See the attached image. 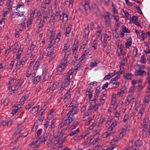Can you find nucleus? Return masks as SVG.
<instances>
[{"mask_svg": "<svg viewBox=\"0 0 150 150\" xmlns=\"http://www.w3.org/2000/svg\"><path fill=\"white\" fill-rule=\"evenodd\" d=\"M55 35V32L52 30H47V35L50 37V44L47 47L50 48L52 47L55 44L54 37Z\"/></svg>", "mask_w": 150, "mask_h": 150, "instance_id": "1", "label": "nucleus"}, {"mask_svg": "<svg viewBox=\"0 0 150 150\" xmlns=\"http://www.w3.org/2000/svg\"><path fill=\"white\" fill-rule=\"evenodd\" d=\"M74 115L69 112L64 117L63 120L69 125L74 120Z\"/></svg>", "mask_w": 150, "mask_h": 150, "instance_id": "2", "label": "nucleus"}, {"mask_svg": "<svg viewBox=\"0 0 150 150\" xmlns=\"http://www.w3.org/2000/svg\"><path fill=\"white\" fill-rule=\"evenodd\" d=\"M35 47V45L33 44L29 45V46L28 48L27 51L26 52L27 57H31L33 56V54L32 53V52L34 48Z\"/></svg>", "mask_w": 150, "mask_h": 150, "instance_id": "3", "label": "nucleus"}, {"mask_svg": "<svg viewBox=\"0 0 150 150\" xmlns=\"http://www.w3.org/2000/svg\"><path fill=\"white\" fill-rule=\"evenodd\" d=\"M106 98V94L102 93L99 97V100L97 101L98 105L103 106L105 102Z\"/></svg>", "mask_w": 150, "mask_h": 150, "instance_id": "4", "label": "nucleus"}, {"mask_svg": "<svg viewBox=\"0 0 150 150\" xmlns=\"http://www.w3.org/2000/svg\"><path fill=\"white\" fill-rule=\"evenodd\" d=\"M67 64V62H66L62 60V62L58 68V72H62L64 71V69Z\"/></svg>", "mask_w": 150, "mask_h": 150, "instance_id": "5", "label": "nucleus"}, {"mask_svg": "<svg viewBox=\"0 0 150 150\" xmlns=\"http://www.w3.org/2000/svg\"><path fill=\"white\" fill-rule=\"evenodd\" d=\"M88 120V121L85 122V125H88L91 122H92V124L90 126V129H92L94 127L96 126V123L95 122V121L92 118H89Z\"/></svg>", "mask_w": 150, "mask_h": 150, "instance_id": "6", "label": "nucleus"}, {"mask_svg": "<svg viewBox=\"0 0 150 150\" xmlns=\"http://www.w3.org/2000/svg\"><path fill=\"white\" fill-rule=\"evenodd\" d=\"M73 73L74 70H73V69H70L67 72V74L66 75L64 76L65 78L64 80L65 81H67L70 83L71 81H70V77L72 75Z\"/></svg>", "mask_w": 150, "mask_h": 150, "instance_id": "7", "label": "nucleus"}, {"mask_svg": "<svg viewBox=\"0 0 150 150\" xmlns=\"http://www.w3.org/2000/svg\"><path fill=\"white\" fill-rule=\"evenodd\" d=\"M50 9L51 10L49 12V15L51 16V18L50 20L49 24L50 25L52 26L54 25V21H55V16L53 14V11L51 10V7H50L49 8V10Z\"/></svg>", "mask_w": 150, "mask_h": 150, "instance_id": "8", "label": "nucleus"}, {"mask_svg": "<svg viewBox=\"0 0 150 150\" xmlns=\"http://www.w3.org/2000/svg\"><path fill=\"white\" fill-rule=\"evenodd\" d=\"M145 110V106L144 105L142 106L137 115L138 119H140L142 118V115L144 113Z\"/></svg>", "mask_w": 150, "mask_h": 150, "instance_id": "9", "label": "nucleus"}, {"mask_svg": "<svg viewBox=\"0 0 150 150\" xmlns=\"http://www.w3.org/2000/svg\"><path fill=\"white\" fill-rule=\"evenodd\" d=\"M85 1V5L84 6L85 11L86 13L88 14L90 11V9L89 6V0H84Z\"/></svg>", "mask_w": 150, "mask_h": 150, "instance_id": "10", "label": "nucleus"}, {"mask_svg": "<svg viewBox=\"0 0 150 150\" xmlns=\"http://www.w3.org/2000/svg\"><path fill=\"white\" fill-rule=\"evenodd\" d=\"M110 16V15L108 13L107 15L104 16L105 20V25L107 27H109L111 26Z\"/></svg>", "mask_w": 150, "mask_h": 150, "instance_id": "11", "label": "nucleus"}, {"mask_svg": "<svg viewBox=\"0 0 150 150\" xmlns=\"http://www.w3.org/2000/svg\"><path fill=\"white\" fill-rule=\"evenodd\" d=\"M114 133L113 132H110L108 131L104 132L102 135V137L103 138L108 137L111 136H112Z\"/></svg>", "mask_w": 150, "mask_h": 150, "instance_id": "12", "label": "nucleus"}, {"mask_svg": "<svg viewBox=\"0 0 150 150\" xmlns=\"http://www.w3.org/2000/svg\"><path fill=\"white\" fill-rule=\"evenodd\" d=\"M19 81L17 84H14L15 88L18 89L21 86L24 82V80L23 79L20 78L18 80Z\"/></svg>", "mask_w": 150, "mask_h": 150, "instance_id": "13", "label": "nucleus"}, {"mask_svg": "<svg viewBox=\"0 0 150 150\" xmlns=\"http://www.w3.org/2000/svg\"><path fill=\"white\" fill-rule=\"evenodd\" d=\"M146 74V72L144 70H136L135 72V74L136 76H143Z\"/></svg>", "mask_w": 150, "mask_h": 150, "instance_id": "14", "label": "nucleus"}, {"mask_svg": "<svg viewBox=\"0 0 150 150\" xmlns=\"http://www.w3.org/2000/svg\"><path fill=\"white\" fill-rule=\"evenodd\" d=\"M22 108L21 107L18 109V108L17 106H15L12 108V111L11 113L13 115H15L19 111H21Z\"/></svg>", "mask_w": 150, "mask_h": 150, "instance_id": "15", "label": "nucleus"}, {"mask_svg": "<svg viewBox=\"0 0 150 150\" xmlns=\"http://www.w3.org/2000/svg\"><path fill=\"white\" fill-rule=\"evenodd\" d=\"M63 52L64 53V59L62 60L67 62V58L71 54V50H68L67 52Z\"/></svg>", "mask_w": 150, "mask_h": 150, "instance_id": "16", "label": "nucleus"}, {"mask_svg": "<svg viewBox=\"0 0 150 150\" xmlns=\"http://www.w3.org/2000/svg\"><path fill=\"white\" fill-rule=\"evenodd\" d=\"M126 132V130L124 128L121 129V132H120L118 137L119 139H122L124 137V136Z\"/></svg>", "mask_w": 150, "mask_h": 150, "instance_id": "17", "label": "nucleus"}, {"mask_svg": "<svg viewBox=\"0 0 150 150\" xmlns=\"http://www.w3.org/2000/svg\"><path fill=\"white\" fill-rule=\"evenodd\" d=\"M71 26L70 25H69L66 28L65 33V36L66 37H69V34L71 32Z\"/></svg>", "mask_w": 150, "mask_h": 150, "instance_id": "18", "label": "nucleus"}, {"mask_svg": "<svg viewBox=\"0 0 150 150\" xmlns=\"http://www.w3.org/2000/svg\"><path fill=\"white\" fill-rule=\"evenodd\" d=\"M65 97L64 99V103H65L67 100L69 99L71 96V93L70 90L68 91L64 95Z\"/></svg>", "mask_w": 150, "mask_h": 150, "instance_id": "19", "label": "nucleus"}, {"mask_svg": "<svg viewBox=\"0 0 150 150\" xmlns=\"http://www.w3.org/2000/svg\"><path fill=\"white\" fill-rule=\"evenodd\" d=\"M133 75L131 73H126L125 74L123 77L126 80H129L132 79V77Z\"/></svg>", "mask_w": 150, "mask_h": 150, "instance_id": "20", "label": "nucleus"}, {"mask_svg": "<svg viewBox=\"0 0 150 150\" xmlns=\"http://www.w3.org/2000/svg\"><path fill=\"white\" fill-rule=\"evenodd\" d=\"M68 125L66 122H65L64 120L61 123L58 127V130H61L62 128H65L66 126Z\"/></svg>", "mask_w": 150, "mask_h": 150, "instance_id": "21", "label": "nucleus"}, {"mask_svg": "<svg viewBox=\"0 0 150 150\" xmlns=\"http://www.w3.org/2000/svg\"><path fill=\"white\" fill-rule=\"evenodd\" d=\"M85 95L86 96H88V98L87 99V102H89L93 96V93L92 92L86 91L85 92Z\"/></svg>", "mask_w": 150, "mask_h": 150, "instance_id": "22", "label": "nucleus"}, {"mask_svg": "<svg viewBox=\"0 0 150 150\" xmlns=\"http://www.w3.org/2000/svg\"><path fill=\"white\" fill-rule=\"evenodd\" d=\"M63 18H62V22L63 24H66L68 20V15L65 13H62Z\"/></svg>", "mask_w": 150, "mask_h": 150, "instance_id": "23", "label": "nucleus"}, {"mask_svg": "<svg viewBox=\"0 0 150 150\" xmlns=\"http://www.w3.org/2000/svg\"><path fill=\"white\" fill-rule=\"evenodd\" d=\"M78 48V43L74 42V44L72 47V51L73 52V53L76 54L77 50Z\"/></svg>", "mask_w": 150, "mask_h": 150, "instance_id": "24", "label": "nucleus"}, {"mask_svg": "<svg viewBox=\"0 0 150 150\" xmlns=\"http://www.w3.org/2000/svg\"><path fill=\"white\" fill-rule=\"evenodd\" d=\"M70 111L69 112L74 115L76 114L79 111L78 108H70Z\"/></svg>", "mask_w": 150, "mask_h": 150, "instance_id": "25", "label": "nucleus"}, {"mask_svg": "<svg viewBox=\"0 0 150 150\" xmlns=\"http://www.w3.org/2000/svg\"><path fill=\"white\" fill-rule=\"evenodd\" d=\"M78 104L77 102L75 100L72 101L70 104L69 107L70 108H78Z\"/></svg>", "mask_w": 150, "mask_h": 150, "instance_id": "26", "label": "nucleus"}, {"mask_svg": "<svg viewBox=\"0 0 150 150\" xmlns=\"http://www.w3.org/2000/svg\"><path fill=\"white\" fill-rule=\"evenodd\" d=\"M117 122L115 120L113 121L110 126L109 127L108 130H109L112 131L113 129L115 128L117 126Z\"/></svg>", "mask_w": 150, "mask_h": 150, "instance_id": "27", "label": "nucleus"}, {"mask_svg": "<svg viewBox=\"0 0 150 150\" xmlns=\"http://www.w3.org/2000/svg\"><path fill=\"white\" fill-rule=\"evenodd\" d=\"M23 14L21 15L19 12H15L11 15V19H12L13 18H17L19 17H21L23 16Z\"/></svg>", "mask_w": 150, "mask_h": 150, "instance_id": "28", "label": "nucleus"}, {"mask_svg": "<svg viewBox=\"0 0 150 150\" xmlns=\"http://www.w3.org/2000/svg\"><path fill=\"white\" fill-rule=\"evenodd\" d=\"M115 147L114 145H111L110 146H105L103 147V150H113Z\"/></svg>", "mask_w": 150, "mask_h": 150, "instance_id": "29", "label": "nucleus"}, {"mask_svg": "<svg viewBox=\"0 0 150 150\" xmlns=\"http://www.w3.org/2000/svg\"><path fill=\"white\" fill-rule=\"evenodd\" d=\"M132 43V39L131 38H129L126 42V47L127 48H129L131 45Z\"/></svg>", "mask_w": 150, "mask_h": 150, "instance_id": "30", "label": "nucleus"}, {"mask_svg": "<svg viewBox=\"0 0 150 150\" xmlns=\"http://www.w3.org/2000/svg\"><path fill=\"white\" fill-rule=\"evenodd\" d=\"M136 70H142L145 68V66L144 65L137 64L135 66Z\"/></svg>", "mask_w": 150, "mask_h": 150, "instance_id": "31", "label": "nucleus"}, {"mask_svg": "<svg viewBox=\"0 0 150 150\" xmlns=\"http://www.w3.org/2000/svg\"><path fill=\"white\" fill-rule=\"evenodd\" d=\"M95 99H93L91 100L90 103V107L89 108V109H91L92 110V108H94V107L97 105V103H96V101Z\"/></svg>", "mask_w": 150, "mask_h": 150, "instance_id": "32", "label": "nucleus"}, {"mask_svg": "<svg viewBox=\"0 0 150 150\" xmlns=\"http://www.w3.org/2000/svg\"><path fill=\"white\" fill-rule=\"evenodd\" d=\"M56 121V120L55 119H53L52 120L51 125H50V126L49 127V130L52 131V129L54 128L55 127L54 124L55 123Z\"/></svg>", "mask_w": 150, "mask_h": 150, "instance_id": "33", "label": "nucleus"}, {"mask_svg": "<svg viewBox=\"0 0 150 150\" xmlns=\"http://www.w3.org/2000/svg\"><path fill=\"white\" fill-rule=\"evenodd\" d=\"M41 78V77L40 76H37L35 77L33 80L32 83L33 84H36L38 83L40 81Z\"/></svg>", "mask_w": 150, "mask_h": 150, "instance_id": "34", "label": "nucleus"}, {"mask_svg": "<svg viewBox=\"0 0 150 150\" xmlns=\"http://www.w3.org/2000/svg\"><path fill=\"white\" fill-rule=\"evenodd\" d=\"M39 61L38 60L35 63L33 67V70L36 71V72H37V70L39 67Z\"/></svg>", "mask_w": 150, "mask_h": 150, "instance_id": "35", "label": "nucleus"}, {"mask_svg": "<svg viewBox=\"0 0 150 150\" xmlns=\"http://www.w3.org/2000/svg\"><path fill=\"white\" fill-rule=\"evenodd\" d=\"M17 81V80L15 78H12L10 77L9 78L8 84L11 85L12 83H16Z\"/></svg>", "mask_w": 150, "mask_h": 150, "instance_id": "36", "label": "nucleus"}, {"mask_svg": "<svg viewBox=\"0 0 150 150\" xmlns=\"http://www.w3.org/2000/svg\"><path fill=\"white\" fill-rule=\"evenodd\" d=\"M79 123L78 122L75 121L73 124V125L71 126L70 128L71 129H73L76 128L79 125Z\"/></svg>", "mask_w": 150, "mask_h": 150, "instance_id": "37", "label": "nucleus"}, {"mask_svg": "<svg viewBox=\"0 0 150 150\" xmlns=\"http://www.w3.org/2000/svg\"><path fill=\"white\" fill-rule=\"evenodd\" d=\"M53 50H52V49H51V50H50V52H48L47 53V57H50V58H49V62H51L52 60L53 59V58L54 57L52 56V55H51L50 54L52 53V52L53 51ZM48 58H47V59Z\"/></svg>", "mask_w": 150, "mask_h": 150, "instance_id": "38", "label": "nucleus"}, {"mask_svg": "<svg viewBox=\"0 0 150 150\" xmlns=\"http://www.w3.org/2000/svg\"><path fill=\"white\" fill-rule=\"evenodd\" d=\"M134 89L135 86L133 85L132 87H130L129 91V95L132 96L134 94Z\"/></svg>", "mask_w": 150, "mask_h": 150, "instance_id": "39", "label": "nucleus"}, {"mask_svg": "<svg viewBox=\"0 0 150 150\" xmlns=\"http://www.w3.org/2000/svg\"><path fill=\"white\" fill-rule=\"evenodd\" d=\"M68 50H71L69 48V46L67 44H65L64 49L62 50L63 52H67Z\"/></svg>", "mask_w": 150, "mask_h": 150, "instance_id": "40", "label": "nucleus"}, {"mask_svg": "<svg viewBox=\"0 0 150 150\" xmlns=\"http://www.w3.org/2000/svg\"><path fill=\"white\" fill-rule=\"evenodd\" d=\"M79 132V128H77L76 129L73 131L69 134V135L70 136H73L74 135L77 134Z\"/></svg>", "mask_w": 150, "mask_h": 150, "instance_id": "41", "label": "nucleus"}, {"mask_svg": "<svg viewBox=\"0 0 150 150\" xmlns=\"http://www.w3.org/2000/svg\"><path fill=\"white\" fill-rule=\"evenodd\" d=\"M150 99V96H146L144 100V102L145 104L146 105H147L149 103V100Z\"/></svg>", "mask_w": 150, "mask_h": 150, "instance_id": "42", "label": "nucleus"}, {"mask_svg": "<svg viewBox=\"0 0 150 150\" xmlns=\"http://www.w3.org/2000/svg\"><path fill=\"white\" fill-rule=\"evenodd\" d=\"M97 64L98 63L96 62V61L92 60L90 64V67L94 68L96 67Z\"/></svg>", "mask_w": 150, "mask_h": 150, "instance_id": "43", "label": "nucleus"}, {"mask_svg": "<svg viewBox=\"0 0 150 150\" xmlns=\"http://www.w3.org/2000/svg\"><path fill=\"white\" fill-rule=\"evenodd\" d=\"M39 107L40 106L39 105L35 107L33 109L30 110L31 113L32 114H33L36 112L38 110Z\"/></svg>", "mask_w": 150, "mask_h": 150, "instance_id": "44", "label": "nucleus"}, {"mask_svg": "<svg viewBox=\"0 0 150 150\" xmlns=\"http://www.w3.org/2000/svg\"><path fill=\"white\" fill-rule=\"evenodd\" d=\"M92 8L93 9L94 12L96 13H97L99 11V10L97 6L94 3L92 4Z\"/></svg>", "mask_w": 150, "mask_h": 150, "instance_id": "45", "label": "nucleus"}, {"mask_svg": "<svg viewBox=\"0 0 150 150\" xmlns=\"http://www.w3.org/2000/svg\"><path fill=\"white\" fill-rule=\"evenodd\" d=\"M21 65V64L19 62H17L15 65V68L14 69V71H16L17 72L18 70L20 68V66Z\"/></svg>", "mask_w": 150, "mask_h": 150, "instance_id": "46", "label": "nucleus"}, {"mask_svg": "<svg viewBox=\"0 0 150 150\" xmlns=\"http://www.w3.org/2000/svg\"><path fill=\"white\" fill-rule=\"evenodd\" d=\"M114 75L112 73H110L108 75H106L105 76L104 79L105 80H107L109 79L113 76Z\"/></svg>", "mask_w": 150, "mask_h": 150, "instance_id": "47", "label": "nucleus"}, {"mask_svg": "<svg viewBox=\"0 0 150 150\" xmlns=\"http://www.w3.org/2000/svg\"><path fill=\"white\" fill-rule=\"evenodd\" d=\"M146 58L144 55L142 56L141 57V58L140 60V62L141 63L145 64L146 63Z\"/></svg>", "mask_w": 150, "mask_h": 150, "instance_id": "48", "label": "nucleus"}, {"mask_svg": "<svg viewBox=\"0 0 150 150\" xmlns=\"http://www.w3.org/2000/svg\"><path fill=\"white\" fill-rule=\"evenodd\" d=\"M47 140V133H45L43 135V137L42 139V141L41 142L42 143H43L44 144H45V142Z\"/></svg>", "mask_w": 150, "mask_h": 150, "instance_id": "49", "label": "nucleus"}, {"mask_svg": "<svg viewBox=\"0 0 150 150\" xmlns=\"http://www.w3.org/2000/svg\"><path fill=\"white\" fill-rule=\"evenodd\" d=\"M122 31L123 33H130L129 30L124 26H123L122 28Z\"/></svg>", "mask_w": 150, "mask_h": 150, "instance_id": "50", "label": "nucleus"}, {"mask_svg": "<svg viewBox=\"0 0 150 150\" xmlns=\"http://www.w3.org/2000/svg\"><path fill=\"white\" fill-rule=\"evenodd\" d=\"M120 70L118 72V74H124L125 71H124V67L123 66L121 65L120 64Z\"/></svg>", "mask_w": 150, "mask_h": 150, "instance_id": "51", "label": "nucleus"}, {"mask_svg": "<svg viewBox=\"0 0 150 150\" xmlns=\"http://www.w3.org/2000/svg\"><path fill=\"white\" fill-rule=\"evenodd\" d=\"M24 8V5L22 3L21 4H17L16 8V10L17 11H20V10H19V8Z\"/></svg>", "mask_w": 150, "mask_h": 150, "instance_id": "52", "label": "nucleus"}, {"mask_svg": "<svg viewBox=\"0 0 150 150\" xmlns=\"http://www.w3.org/2000/svg\"><path fill=\"white\" fill-rule=\"evenodd\" d=\"M142 83V81L141 80H134L132 81V84L135 86L136 83Z\"/></svg>", "mask_w": 150, "mask_h": 150, "instance_id": "53", "label": "nucleus"}, {"mask_svg": "<svg viewBox=\"0 0 150 150\" xmlns=\"http://www.w3.org/2000/svg\"><path fill=\"white\" fill-rule=\"evenodd\" d=\"M70 83H69V82L65 81L64 80V81L62 83L61 86L66 88L69 85Z\"/></svg>", "mask_w": 150, "mask_h": 150, "instance_id": "54", "label": "nucleus"}, {"mask_svg": "<svg viewBox=\"0 0 150 150\" xmlns=\"http://www.w3.org/2000/svg\"><path fill=\"white\" fill-rule=\"evenodd\" d=\"M29 71L30 72V74L32 77H35L36 73V71H34L33 69V70L30 69L29 70Z\"/></svg>", "mask_w": 150, "mask_h": 150, "instance_id": "55", "label": "nucleus"}, {"mask_svg": "<svg viewBox=\"0 0 150 150\" xmlns=\"http://www.w3.org/2000/svg\"><path fill=\"white\" fill-rule=\"evenodd\" d=\"M92 112V110L91 109H89L87 111L85 112L84 114L83 118H84L86 116H88Z\"/></svg>", "mask_w": 150, "mask_h": 150, "instance_id": "56", "label": "nucleus"}, {"mask_svg": "<svg viewBox=\"0 0 150 150\" xmlns=\"http://www.w3.org/2000/svg\"><path fill=\"white\" fill-rule=\"evenodd\" d=\"M120 74H118V75L116 76L114 78L110 80V81L112 82L113 81H117L120 78Z\"/></svg>", "mask_w": 150, "mask_h": 150, "instance_id": "57", "label": "nucleus"}, {"mask_svg": "<svg viewBox=\"0 0 150 150\" xmlns=\"http://www.w3.org/2000/svg\"><path fill=\"white\" fill-rule=\"evenodd\" d=\"M142 144V141L139 139L137 140L135 142L134 145L137 147H139Z\"/></svg>", "mask_w": 150, "mask_h": 150, "instance_id": "58", "label": "nucleus"}, {"mask_svg": "<svg viewBox=\"0 0 150 150\" xmlns=\"http://www.w3.org/2000/svg\"><path fill=\"white\" fill-rule=\"evenodd\" d=\"M23 51H20V50H18L17 52V53L16 54V59H19L20 58V56L22 53Z\"/></svg>", "mask_w": 150, "mask_h": 150, "instance_id": "59", "label": "nucleus"}, {"mask_svg": "<svg viewBox=\"0 0 150 150\" xmlns=\"http://www.w3.org/2000/svg\"><path fill=\"white\" fill-rule=\"evenodd\" d=\"M84 34L88 35L89 33V30L88 28V26L86 27L84 30Z\"/></svg>", "mask_w": 150, "mask_h": 150, "instance_id": "60", "label": "nucleus"}, {"mask_svg": "<svg viewBox=\"0 0 150 150\" xmlns=\"http://www.w3.org/2000/svg\"><path fill=\"white\" fill-rule=\"evenodd\" d=\"M124 12L125 17L128 19H130L131 18V15L129 13L127 12L124 11Z\"/></svg>", "mask_w": 150, "mask_h": 150, "instance_id": "61", "label": "nucleus"}, {"mask_svg": "<svg viewBox=\"0 0 150 150\" xmlns=\"http://www.w3.org/2000/svg\"><path fill=\"white\" fill-rule=\"evenodd\" d=\"M100 140V139L99 138H97L95 139L93 142L91 143V145H94L97 142Z\"/></svg>", "mask_w": 150, "mask_h": 150, "instance_id": "62", "label": "nucleus"}, {"mask_svg": "<svg viewBox=\"0 0 150 150\" xmlns=\"http://www.w3.org/2000/svg\"><path fill=\"white\" fill-rule=\"evenodd\" d=\"M120 111H118L117 110L114 114L115 117L117 119H119L120 117Z\"/></svg>", "mask_w": 150, "mask_h": 150, "instance_id": "63", "label": "nucleus"}, {"mask_svg": "<svg viewBox=\"0 0 150 150\" xmlns=\"http://www.w3.org/2000/svg\"><path fill=\"white\" fill-rule=\"evenodd\" d=\"M119 139L117 136H115L114 137L113 139L112 140L111 143H114L116 142H117L119 141Z\"/></svg>", "mask_w": 150, "mask_h": 150, "instance_id": "64", "label": "nucleus"}]
</instances>
